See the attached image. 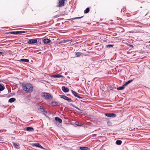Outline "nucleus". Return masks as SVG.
I'll return each instance as SVG.
<instances>
[{
    "label": "nucleus",
    "mask_w": 150,
    "mask_h": 150,
    "mask_svg": "<svg viewBox=\"0 0 150 150\" xmlns=\"http://www.w3.org/2000/svg\"><path fill=\"white\" fill-rule=\"evenodd\" d=\"M23 89L27 93H30L33 90V87L31 84L27 83L24 85H22Z\"/></svg>",
    "instance_id": "obj_1"
},
{
    "label": "nucleus",
    "mask_w": 150,
    "mask_h": 150,
    "mask_svg": "<svg viewBox=\"0 0 150 150\" xmlns=\"http://www.w3.org/2000/svg\"><path fill=\"white\" fill-rule=\"evenodd\" d=\"M41 96L42 97H45L46 99H48L51 98V96L50 94L47 93L43 92L41 94Z\"/></svg>",
    "instance_id": "obj_2"
},
{
    "label": "nucleus",
    "mask_w": 150,
    "mask_h": 150,
    "mask_svg": "<svg viewBox=\"0 0 150 150\" xmlns=\"http://www.w3.org/2000/svg\"><path fill=\"white\" fill-rule=\"evenodd\" d=\"M37 39H31L28 40L27 43L29 44H33L37 43Z\"/></svg>",
    "instance_id": "obj_3"
},
{
    "label": "nucleus",
    "mask_w": 150,
    "mask_h": 150,
    "mask_svg": "<svg viewBox=\"0 0 150 150\" xmlns=\"http://www.w3.org/2000/svg\"><path fill=\"white\" fill-rule=\"evenodd\" d=\"M65 1H67V0H59L58 3V6L60 7L64 6Z\"/></svg>",
    "instance_id": "obj_4"
},
{
    "label": "nucleus",
    "mask_w": 150,
    "mask_h": 150,
    "mask_svg": "<svg viewBox=\"0 0 150 150\" xmlns=\"http://www.w3.org/2000/svg\"><path fill=\"white\" fill-rule=\"evenodd\" d=\"M57 13L59 12L58 11H57ZM59 12L60 13L58 14L57 15V17H58L60 16H64L67 14V13L66 11H59Z\"/></svg>",
    "instance_id": "obj_5"
},
{
    "label": "nucleus",
    "mask_w": 150,
    "mask_h": 150,
    "mask_svg": "<svg viewBox=\"0 0 150 150\" xmlns=\"http://www.w3.org/2000/svg\"><path fill=\"white\" fill-rule=\"evenodd\" d=\"M105 115L107 117H115L116 116V114L113 113H106L105 114Z\"/></svg>",
    "instance_id": "obj_6"
},
{
    "label": "nucleus",
    "mask_w": 150,
    "mask_h": 150,
    "mask_svg": "<svg viewBox=\"0 0 150 150\" xmlns=\"http://www.w3.org/2000/svg\"><path fill=\"white\" fill-rule=\"evenodd\" d=\"M71 91L72 94L74 95V96L76 97H77L79 98H83L79 96L78 95V94L75 91H73L72 90H71Z\"/></svg>",
    "instance_id": "obj_7"
},
{
    "label": "nucleus",
    "mask_w": 150,
    "mask_h": 150,
    "mask_svg": "<svg viewBox=\"0 0 150 150\" xmlns=\"http://www.w3.org/2000/svg\"><path fill=\"white\" fill-rule=\"evenodd\" d=\"M75 55H76V57H79L81 56H86V55H84L83 53H81L80 52H75Z\"/></svg>",
    "instance_id": "obj_8"
},
{
    "label": "nucleus",
    "mask_w": 150,
    "mask_h": 150,
    "mask_svg": "<svg viewBox=\"0 0 150 150\" xmlns=\"http://www.w3.org/2000/svg\"><path fill=\"white\" fill-rule=\"evenodd\" d=\"M62 89L63 91L65 93H67L69 91V89L67 87H66L64 86H63L62 88Z\"/></svg>",
    "instance_id": "obj_9"
},
{
    "label": "nucleus",
    "mask_w": 150,
    "mask_h": 150,
    "mask_svg": "<svg viewBox=\"0 0 150 150\" xmlns=\"http://www.w3.org/2000/svg\"><path fill=\"white\" fill-rule=\"evenodd\" d=\"M51 77H53L54 78H60V77H63L64 76L61 75L60 74H54L52 75L51 76Z\"/></svg>",
    "instance_id": "obj_10"
},
{
    "label": "nucleus",
    "mask_w": 150,
    "mask_h": 150,
    "mask_svg": "<svg viewBox=\"0 0 150 150\" xmlns=\"http://www.w3.org/2000/svg\"><path fill=\"white\" fill-rule=\"evenodd\" d=\"M33 145L40 148L41 149H44V148H43L40 145V143H35L33 144Z\"/></svg>",
    "instance_id": "obj_11"
},
{
    "label": "nucleus",
    "mask_w": 150,
    "mask_h": 150,
    "mask_svg": "<svg viewBox=\"0 0 150 150\" xmlns=\"http://www.w3.org/2000/svg\"><path fill=\"white\" fill-rule=\"evenodd\" d=\"M43 42L45 44H48L51 42V41L49 39L45 38L43 40Z\"/></svg>",
    "instance_id": "obj_12"
},
{
    "label": "nucleus",
    "mask_w": 150,
    "mask_h": 150,
    "mask_svg": "<svg viewBox=\"0 0 150 150\" xmlns=\"http://www.w3.org/2000/svg\"><path fill=\"white\" fill-rule=\"evenodd\" d=\"M26 130L28 132H32L34 131V129L33 127H27L26 128Z\"/></svg>",
    "instance_id": "obj_13"
},
{
    "label": "nucleus",
    "mask_w": 150,
    "mask_h": 150,
    "mask_svg": "<svg viewBox=\"0 0 150 150\" xmlns=\"http://www.w3.org/2000/svg\"><path fill=\"white\" fill-rule=\"evenodd\" d=\"M39 110L41 112H44V113H43V114L44 115H45V114H47V112L45 110L44 108H41L40 106Z\"/></svg>",
    "instance_id": "obj_14"
},
{
    "label": "nucleus",
    "mask_w": 150,
    "mask_h": 150,
    "mask_svg": "<svg viewBox=\"0 0 150 150\" xmlns=\"http://www.w3.org/2000/svg\"><path fill=\"white\" fill-rule=\"evenodd\" d=\"M83 13H82L80 14V15L81 16H79V17L73 18L71 19L72 20H75L76 19H79L83 17L84 15H83Z\"/></svg>",
    "instance_id": "obj_15"
},
{
    "label": "nucleus",
    "mask_w": 150,
    "mask_h": 150,
    "mask_svg": "<svg viewBox=\"0 0 150 150\" xmlns=\"http://www.w3.org/2000/svg\"><path fill=\"white\" fill-rule=\"evenodd\" d=\"M55 120L58 121L59 123H61L62 122V120L61 119H60L59 117H56L55 118Z\"/></svg>",
    "instance_id": "obj_16"
},
{
    "label": "nucleus",
    "mask_w": 150,
    "mask_h": 150,
    "mask_svg": "<svg viewBox=\"0 0 150 150\" xmlns=\"http://www.w3.org/2000/svg\"><path fill=\"white\" fill-rule=\"evenodd\" d=\"M20 61L21 62H29V60L28 59H20Z\"/></svg>",
    "instance_id": "obj_17"
},
{
    "label": "nucleus",
    "mask_w": 150,
    "mask_h": 150,
    "mask_svg": "<svg viewBox=\"0 0 150 150\" xmlns=\"http://www.w3.org/2000/svg\"><path fill=\"white\" fill-rule=\"evenodd\" d=\"M80 149L81 150H90V148L87 147H80Z\"/></svg>",
    "instance_id": "obj_18"
},
{
    "label": "nucleus",
    "mask_w": 150,
    "mask_h": 150,
    "mask_svg": "<svg viewBox=\"0 0 150 150\" xmlns=\"http://www.w3.org/2000/svg\"><path fill=\"white\" fill-rule=\"evenodd\" d=\"M5 88L4 85L2 84H0V91H2Z\"/></svg>",
    "instance_id": "obj_19"
},
{
    "label": "nucleus",
    "mask_w": 150,
    "mask_h": 150,
    "mask_svg": "<svg viewBox=\"0 0 150 150\" xmlns=\"http://www.w3.org/2000/svg\"><path fill=\"white\" fill-rule=\"evenodd\" d=\"M125 86L124 84L123 85V86H120V87L117 88V90H123L124 89L125 87Z\"/></svg>",
    "instance_id": "obj_20"
},
{
    "label": "nucleus",
    "mask_w": 150,
    "mask_h": 150,
    "mask_svg": "<svg viewBox=\"0 0 150 150\" xmlns=\"http://www.w3.org/2000/svg\"><path fill=\"white\" fill-rule=\"evenodd\" d=\"M133 80L132 79H131L130 80H129L128 81L126 82L124 84V85L125 86H127V85H128V84H129V83H130L132 81H133Z\"/></svg>",
    "instance_id": "obj_21"
},
{
    "label": "nucleus",
    "mask_w": 150,
    "mask_h": 150,
    "mask_svg": "<svg viewBox=\"0 0 150 150\" xmlns=\"http://www.w3.org/2000/svg\"><path fill=\"white\" fill-rule=\"evenodd\" d=\"M16 100V99L14 98H10L8 100V102L10 103H12L14 102Z\"/></svg>",
    "instance_id": "obj_22"
},
{
    "label": "nucleus",
    "mask_w": 150,
    "mask_h": 150,
    "mask_svg": "<svg viewBox=\"0 0 150 150\" xmlns=\"http://www.w3.org/2000/svg\"><path fill=\"white\" fill-rule=\"evenodd\" d=\"M122 143V141L120 140H117L116 142V144L117 145H120Z\"/></svg>",
    "instance_id": "obj_23"
},
{
    "label": "nucleus",
    "mask_w": 150,
    "mask_h": 150,
    "mask_svg": "<svg viewBox=\"0 0 150 150\" xmlns=\"http://www.w3.org/2000/svg\"><path fill=\"white\" fill-rule=\"evenodd\" d=\"M13 145L14 146L15 148H16L17 149H18V148L17 147V146H18L19 145V144L18 143H15L14 142L13 143Z\"/></svg>",
    "instance_id": "obj_24"
},
{
    "label": "nucleus",
    "mask_w": 150,
    "mask_h": 150,
    "mask_svg": "<svg viewBox=\"0 0 150 150\" xmlns=\"http://www.w3.org/2000/svg\"><path fill=\"white\" fill-rule=\"evenodd\" d=\"M50 104L54 105H58V103L55 101H52L51 102Z\"/></svg>",
    "instance_id": "obj_25"
},
{
    "label": "nucleus",
    "mask_w": 150,
    "mask_h": 150,
    "mask_svg": "<svg viewBox=\"0 0 150 150\" xmlns=\"http://www.w3.org/2000/svg\"><path fill=\"white\" fill-rule=\"evenodd\" d=\"M60 96V97L61 98H62L63 99H64L65 100H66L67 99V98L68 97H67L66 96H64V95H61Z\"/></svg>",
    "instance_id": "obj_26"
},
{
    "label": "nucleus",
    "mask_w": 150,
    "mask_h": 150,
    "mask_svg": "<svg viewBox=\"0 0 150 150\" xmlns=\"http://www.w3.org/2000/svg\"><path fill=\"white\" fill-rule=\"evenodd\" d=\"M8 33H11L12 34H18V31H11L10 32H8Z\"/></svg>",
    "instance_id": "obj_27"
},
{
    "label": "nucleus",
    "mask_w": 150,
    "mask_h": 150,
    "mask_svg": "<svg viewBox=\"0 0 150 150\" xmlns=\"http://www.w3.org/2000/svg\"><path fill=\"white\" fill-rule=\"evenodd\" d=\"M75 124L79 126H81L83 125V124L81 123H79L78 122H76Z\"/></svg>",
    "instance_id": "obj_28"
},
{
    "label": "nucleus",
    "mask_w": 150,
    "mask_h": 150,
    "mask_svg": "<svg viewBox=\"0 0 150 150\" xmlns=\"http://www.w3.org/2000/svg\"><path fill=\"white\" fill-rule=\"evenodd\" d=\"M66 100H67L69 102H73V101L71 99V98H68V97H67Z\"/></svg>",
    "instance_id": "obj_29"
},
{
    "label": "nucleus",
    "mask_w": 150,
    "mask_h": 150,
    "mask_svg": "<svg viewBox=\"0 0 150 150\" xmlns=\"http://www.w3.org/2000/svg\"><path fill=\"white\" fill-rule=\"evenodd\" d=\"M113 46V45H106V47L107 48L112 47Z\"/></svg>",
    "instance_id": "obj_30"
},
{
    "label": "nucleus",
    "mask_w": 150,
    "mask_h": 150,
    "mask_svg": "<svg viewBox=\"0 0 150 150\" xmlns=\"http://www.w3.org/2000/svg\"><path fill=\"white\" fill-rule=\"evenodd\" d=\"M26 32L25 31H18V34H21L22 33H24Z\"/></svg>",
    "instance_id": "obj_31"
},
{
    "label": "nucleus",
    "mask_w": 150,
    "mask_h": 150,
    "mask_svg": "<svg viewBox=\"0 0 150 150\" xmlns=\"http://www.w3.org/2000/svg\"><path fill=\"white\" fill-rule=\"evenodd\" d=\"M70 105H71L72 106H73V107H74V108H76V109H77L78 110H80V109L78 107L75 106H74V105L73 104H70Z\"/></svg>",
    "instance_id": "obj_32"
},
{
    "label": "nucleus",
    "mask_w": 150,
    "mask_h": 150,
    "mask_svg": "<svg viewBox=\"0 0 150 150\" xmlns=\"http://www.w3.org/2000/svg\"><path fill=\"white\" fill-rule=\"evenodd\" d=\"M89 10H85L84 11V13H87L89 12Z\"/></svg>",
    "instance_id": "obj_33"
},
{
    "label": "nucleus",
    "mask_w": 150,
    "mask_h": 150,
    "mask_svg": "<svg viewBox=\"0 0 150 150\" xmlns=\"http://www.w3.org/2000/svg\"><path fill=\"white\" fill-rule=\"evenodd\" d=\"M70 40H64L63 41V42L64 43H65L66 42H68L69 41H70Z\"/></svg>",
    "instance_id": "obj_34"
},
{
    "label": "nucleus",
    "mask_w": 150,
    "mask_h": 150,
    "mask_svg": "<svg viewBox=\"0 0 150 150\" xmlns=\"http://www.w3.org/2000/svg\"><path fill=\"white\" fill-rule=\"evenodd\" d=\"M3 54V52H0V55H1Z\"/></svg>",
    "instance_id": "obj_35"
},
{
    "label": "nucleus",
    "mask_w": 150,
    "mask_h": 150,
    "mask_svg": "<svg viewBox=\"0 0 150 150\" xmlns=\"http://www.w3.org/2000/svg\"><path fill=\"white\" fill-rule=\"evenodd\" d=\"M90 9V8L89 7H88L86 8V9Z\"/></svg>",
    "instance_id": "obj_36"
},
{
    "label": "nucleus",
    "mask_w": 150,
    "mask_h": 150,
    "mask_svg": "<svg viewBox=\"0 0 150 150\" xmlns=\"http://www.w3.org/2000/svg\"><path fill=\"white\" fill-rule=\"evenodd\" d=\"M41 53V52H39V53H38V54H40Z\"/></svg>",
    "instance_id": "obj_37"
}]
</instances>
